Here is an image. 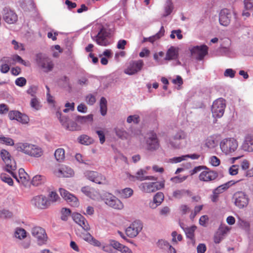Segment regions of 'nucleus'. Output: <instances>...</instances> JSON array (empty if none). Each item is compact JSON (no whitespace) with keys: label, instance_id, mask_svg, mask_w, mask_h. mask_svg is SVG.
Instances as JSON below:
<instances>
[{"label":"nucleus","instance_id":"f257e3e1","mask_svg":"<svg viewBox=\"0 0 253 253\" xmlns=\"http://www.w3.org/2000/svg\"><path fill=\"white\" fill-rule=\"evenodd\" d=\"M16 148L18 151L35 158L40 157L43 154L41 147L29 143H19L17 144Z\"/></svg>","mask_w":253,"mask_h":253},{"label":"nucleus","instance_id":"f03ea898","mask_svg":"<svg viewBox=\"0 0 253 253\" xmlns=\"http://www.w3.org/2000/svg\"><path fill=\"white\" fill-rule=\"evenodd\" d=\"M232 200L234 205L239 209L247 207L250 201L249 196L242 191L235 192L233 196Z\"/></svg>","mask_w":253,"mask_h":253},{"label":"nucleus","instance_id":"7ed1b4c3","mask_svg":"<svg viewBox=\"0 0 253 253\" xmlns=\"http://www.w3.org/2000/svg\"><path fill=\"white\" fill-rule=\"evenodd\" d=\"M238 146V142L233 138L223 139L220 143L221 150L226 155L234 152Z\"/></svg>","mask_w":253,"mask_h":253},{"label":"nucleus","instance_id":"20e7f679","mask_svg":"<svg viewBox=\"0 0 253 253\" xmlns=\"http://www.w3.org/2000/svg\"><path fill=\"white\" fill-rule=\"evenodd\" d=\"M110 33L108 30L102 27L97 34L95 36H92L91 39L95 41L96 43L99 45L106 46L111 43V42L108 39L110 37Z\"/></svg>","mask_w":253,"mask_h":253},{"label":"nucleus","instance_id":"39448f33","mask_svg":"<svg viewBox=\"0 0 253 253\" xmlns=\"http://www.w3.org/2000/svg\"><path fill=\"white\" fill-rule=\"evenodd\" d=\"M36 61L38 65L45 72L52 71L54 66V64L51 59L42 53L37 54Z\"/></svg>","mask_w":253,"mask_h":253},{"label":"nucleus","instance_id":"423d86ee","mask_svg":"<svg viewBox=\"0 0 253 253\" xmlns=\"http://www.w3.org/2000/svg\"><path fill=\"white\" fill-rule=\"evenodd\" d=\"M226 107L225 100L219 98L215 100L211 107V112L214 118H221L224 113Z\"/></svg>","mask_w":253,"mask_h":253},{"label":"nucleus","instance_id":"0eeeda50","mask_svg":"<svg viewBox=\"0 0 253 253\" xmlns=\"http://www.w3.org/2000/svg\"><path fill=\"white\" fill-rule=\"evenodd\" d=\"M0 157L5 164L6 171H11L16 169V164L15 161L12 159L10 153L5 149H2L0 153Z\"/></svg>","mask_w":253,"mask_h":253},{"label":"nucleus","instance_id":"6e6552de","mask_svg":"<svg viewBox=\"0 0 253 253\" xmlns=\"http://www.w3.org/2000/svg\"><path fill=\"white\" fill-rule=\"evenodd\" d=\"M144 66L143 61L141 59L130 61L124 70V73L128 75H133L140 72Z\"/></svg>","mask_w":253,"mask_h":253},{"label":"nucleus","instance_id":"1a4fd4ad","mask_svg":"<svg viewBox=\"0 0 253 253\" xmlns=\"http://www.w3.org/2000/svg\"><path fill=\"white\" fill-rule=\"evenodd\" d=\"M164 181L145 182L141 183L139 186V188L144 192L151 193L164 188Z\"/></svg>","mask_w":253,"mask_h":253},{"label":"nucleus","instance_id":"9d476101","mask_svg":"<svg viewBox=\"0 0 253 253\" xmlns=\"http://www.w3.org/2000/svg\"><path fill=\"white\" fill-rule=\"evenodd\" d=\"M187 137V133L183 130H178L170 139L169 143L175 148H180L182 147L181 141Z\"/></svg>","mask_w":253,"mask_h":253},{"label":"nucleus","instance_id":"9b49d317","mask_svg":"<svg viewBox=\"0 0 253 253\" xmlns=\"http://www.w3.org/2000/svg\"><path fill=\"white\" fill-rule=\"evenodd\" d=\"M142 222L139 220H135L126 229V234L130 238H134L142 230Z\"/></svg>","mask_w":253,"mask_h":253},{"label":"nucleus","instance_id":"f8f14e48","mask_svg":"<svg viewBox=\"0 0 253 253\" xmlns=\"http://www.w3.org/2000/svg\"><path fill=\"white\" fill-rule=\"evenodd\" d=\"M33 236L37 239L38 245H42L45 243L46 241L47 236L45 230L39 226L33 227L31 230Z\"/></svg>","mask_w":253,"mask_h":253},{"label":"nucleus","instance_id":"ddd939ff","mask_svg":"<svg viewBox=\"0 0 253 253\" xmlns=\"http://www.w3.org/2000/svg\"><path fill=\"white\" fill-rule=\"evenodd\" d=\"M233 12L231 10L224 8L222 9L219 14V22L222 26H228L232 18Z\"/></svg>","mask_w":253,"mask_h":253},{"label":"nucleus","instance_id":"4468645a","mask_svg":"<svg viewBox=\"0 0 253 253\" xmlns=\"http://www.w3.org/2000/svg\"><path fill=\"white\" fill-rule=\"evenodd\" d=\"M146 147L148 150L154 151L159 147V143L155 133H152L148 135L145 138Z\"/></svg>","mask_w":253,"mask_h":253},{"label":"nucleus","instance_id":"2eb2a0df","mask_svg":"<svg viewBox=\"0 0 253 253\" xmlns=\"http://www.w3.org/2000/svg\"><path fill=\"white\" fill-rule=\"evenodd\" d=\"M31 202L33 206L39 209H46L49 206V202L46 198L43 195L34 197Z\"/></svg>","mask_w":253,"mask_h":253},{"label":"nucleus","instance_id":"dca6fc26","mask_svg":"<svg viewBox=\"0 0 253 253\" xmlns=\"http://www.w3.org/2000/svg\"><path fill=\"white\" fill-rule=\"evenodd\" d=\"M84 175L87 179L99 184L104 183L106 180L105 176L94 171H86Z\"/></svg>","mask_w":253,"mask_h":253},{"label":"nucleus","instance_id":"f3484780","mask_svg":"<svg viewBox=\"0 0 253 253\" xmlns=\"http://www.w3.org/2000/svg\"><path fill=\"white\" fill-rule=\"evenodd\" d=\"M208 47L206 45L194 46L190 49L192 55H197L196 59L202 60L208 54Z\"/></svg>","mask_w":253,"mask_h":253},{"label":"nucleus","instance_id":"a211bd4d","mask_svg":"<svg viewBox=\"0 0 253 253\" xmlns=\"http://www.w3.org/2000/svg\"><path fill=\"white\" fill-rule=\"evenodd\" d=\"M3 19L8 24L15 23L18 20L16 13L10 9L5 7L2 10Z\"/></svg>","mask_w":253,"mask_h":253},{"label":"nucleus","instance_id":"6ab92c4d","mask_svg":"<svg viewBox=\"0 0 253 253\" xmlns=\"http://www.w3.org/2000/svg\"><path fill=\"white\" fill-rule=\"evenodd\" d=\"M218 176V173L214 171L210 170L208 168L204 169L199 174V178L200 181L209 182L214 180Z\"/></svg>","mask_w":253,"mask_h":253},{"label":"nucleus","instance_id":"aec40b11","mask_svg":"<svg viewBox=\"0 0 253 253\" xmlns=\"http://www.w3.org/2000/svg\"><path fill=\"white\" fill-rule=\"evenodd\" d=\"M61 196L71 206L77 207L79 205V201L76 197L69 193L68 191L63 188L59 189Z\"/></svg>","mask_w":253,"mask_h":253},{"label":"nucleus","instance_id":"412c9836","mask_svg":"<svg viewBox=\"0 0 253 253\" xmlns=\"http://www.w3.org/2000/svg\"><path fill=\"white\" fill-rule=\"evenodd\" d=\"M105 203L109 206L117 210H121L123 208L124 205L122 202L113 195H110L109 197L105 200Z\"/></svg>","mask_w":253,"mask_h":253},{"label":"nucleus","instance_id":"4be33fe9","mask_svg":"<svg viewBox=\"0 0 253 253\" xmlns=\"http://www.w3.org/2000/svg\"><path fill=\"white\" fill-rule=\"evenodd\" d=\"M73 220L81 226L84 231L89 229V226L85 218L79 213H73L72 215Z\"/></svg>","mask_w":253,"mask_h":253},{"label":"nucleus","instance_id":"5701e85b","mask_svg":"<svg viewBox=\"0 0 253 253\" xmlns=\"http://www.w3.org/2000/svg\"><path fill=\"white\" fill-rule=\"evenodd\" d=\"M55 174L59 177H71L74 174V171L71 168L66 166H62L57 170L55 171Z\"/></svg>","mask_w":253,"mask_h":253},{"label":"nucleus","instance_id":"b1692460","mask_svg":"<svg viewBox=\"0 0 253 253\" xmlns=\"http://www.w3.org/2000/svg\"><path fill=\"white\" fill-rule=\"evenodd\" d=\"M241 148L245 151L253 152V135H248L246 136Z\"/></svg>","mask_w":253,"mask_h":253},{"label":"nucleus","instance_id":"393cba45","mask_svg":"<svg viewBox=\"0 0 253 253\" xmlns=\"http://www.w3.org/2000/svg\"><path fill=\"white\" fill-rule=\"evenodd\" d=\"M14 170L11 171H7L14 178L18 183H23L25 179H26V175L27 173L23 169H19L18 176L14 172Z\"/></svg>","mask_w":253,"mask_h":253},{"label":"nucleus","instance_id":"a878e982","mask_svg":"<svg viewBox=\"0 0 253 253\" xmlns=\"http://www.w3.org/2000/svg\"><path fill=\"white\" fill-rule=\"evenodd\" d=\"M177 51L174 47L171 46L167 51L165 59L166 60L175 59L177 57Z\"/></svg>","mask_w":253,"mask_h":253},{"label":"nucleus","instance_id":"bb28decb","mask_svg":"<svg viewBox=\"0 0 253 253\" xmlns=\"http://www.w3.org/2000/svg\"><path fill=\"white\" fill-rule=\"evenodd\" d=\"M186 195L190 197L192 196V192L185 189L177 190L173 192V196L177 199H180Z\"/></svg>","mask_w":253,"mask_h":253},{"label":"nucleus","instance_id":"cd10ccee","mask_svg":"<svg viewBox=\"0 0 253 253\" xmlns=\"http://www.w3.org/2000/svg\"><path fill=\"white\" fill-rule=\"evenodd\" d=\"M235 183L233 182L232 183V181H229L228 182H226V183L225 184H223L222 185H221L219 186H218L217 188H216L215 189H214L213 191H214V192H215L216 194H217L218 195H219V194L220 193H223V192H224L225 190H226L228 188H229V187L234 184Z\"/></svg>","mask_w":253,"mask_h":253},{"label":"nucleus","instance_id":"c85d7f7f","mask_svg":"<svg viewBox=\"0 0 253 253\" xmlns=\"http://www.w3.org/2000/svg\"><path fill=\"white\" fill-rule=\"evenodd\" d=\"M26 231L22 228L17 227L15 229L14 232V236L15 238L20 240L23 239L26 237Z\"/></svg>","mask_w":253,"mask_h":253},{"label":"nucleus","instance_id":"c756f323","mask_svg":"<svg viewBox=\"0 0 253 253\" xmlns=\"http://www.w3.org/2000/svg\"><path fill=\"white\" fill-rule=\"evenodd\" d=\"M45 181V178L42 175H37L34 176L32 180V183L35 186L43 183Z\"/></svg>","mask_w":253,"mask_h":253},{"label":"nucleus","instance_id":"7c9ffc66","mask_svg":"<svg viewBox=\"0 0 253 253\" xmlns=\"http://www.w3.org/2000/svg\"><path fill=\"white\" fill-rule=\"evenodd\" d=\"M2 60L5 63L1 65L0 70V72L2 73H6L9 71L10 69L8 64L11 63L10 59L9 58L4 57Z\"/></svg>","mask_w":253,"mask_h":253},{"label":"nucleus","instance_id":"2f4dec72","mask_svg":"<svg viewBox=\"0 0 253 253\" xmlns=\"http://www.w3.org/2000/svg\"><path fill=\"white\" fill-rule=\"evenodd\" d=\"M54 156L58 162H62L65 158V151L63 148H58L55 151Z\"/></svg>","mask_w":253,"mask_h":253},{"label":"nucleus","instance_id":"473e14b6","mask_svg":"<svg viewBox=\"0 0 253 253\" xmlns=\"http://www.w3.org/2000/svg\"><path fill=\"white\" fill-rule=\"evenodd\" d=\"M107 101L106 98L104 97H102L100 99V112L102 116H105L107 113Z\"/></svg>","mask_w":253,"mask_h":253},{"label":"nucleus","instance_id":"72a5a7b5","mask_svg":"<svg viewBox=\"0 0 253 253\" xmlns=\"http://www.w3.org/2000/svg\"><path fill=\"white\" fill-rule=\"evenodd\" d=\"M165 30L163 26H162L159 32L157 33L155 35L148 38V41L151 43H153L157 39L160 38L164 35Z\"/></svg>","mask_w":253,"mask_h":253},{"label":"nucleus","instance_id":"f704fd0d","mask_svg":"<svg viewBox=\"0 0 253 253\" xmlns=\"http://www.w3.org/2000/svg\"><path fill=\"white\" fill-rule=\"evenodd\" d=\"M79 142L84 145H88L92 142V139L88 136L86 135H81L79 138Z\"/></svg>","mask_w":253,"mask_h":253},{"label":"nucleus","instance_id":"c9c22d12","mask_svg":"<svg viewBox=\"0 0 253 253\" xmlns=\"http://www.w3.org/2000/svg\"><path fill=\"white\" fill-rule=\"evenodd\" d=\"M76 120L77 121L82 124L86 123L88 121L92 122L93 121V116L91 114L86 116H78L77 117Z\"/></svg>","mask_w":253,"mask_h":253},{"label":"nucleus","instance_id":"e433bc0d","mask_svg":"<svg viewBox=\"0 0 253 253\" xmlns=\"http://www.w3.org/2000/svg\"><path fill=\"white\" fill-rule=\"evenodd\" d=\"M164 195L162 192H158L154 197V203L156 204V208L157 206L160 205L163 201Z\"/></svg>","mask_w":253,"mask_h":253},{"label":"nucleus","instance_id":"4c0bfd02","mask_svg":"<svg viewBox=\"0 0 253 253\" xmlns=\"http://www.w3.org/2000/svg\"><path fill=\"white\" fill-rule=\"evenodd\" d=\"M0 143L9 146H13L14 144V140L12 138L3 135L0 136Z\"/></svg>","mask_w":253,"mask_h":253},{"label":"nucleus","instance_id":"58836bf2","mask_svg":"<svg viewBox=\"0 0 253 253\" xmlns=\"http://www.w3.org/2000/svg\"><path fill=\"white\" fill-rule=\"evenodd\" d=\"M0 178L2 181L7 183L10 186H12L13 184L12 179L5 173H1L0 174Z\"/></svg>","mask_w":253,"mask_h":253},{"label":"nucleus","instance_id":"ea45409f","mask_svg":"<svg viewBox=\"0 0 253 253\" xmlns=\"http://www.w3.org/2000/svg\"><path fill=\"white\" fill-rule=\"evenodd\" d=\"M173 10V5L172 2L168 0L166 2V5L165 7V13L163 14V17H166L169 15Z\"/></svg>","mask_w":253,"mask_h":253},{"label":"nucleus","instance_id":"a19ab883","mask_svg":"<svg viewBox=\"0 0 253 253\" xmlns=\"http://www.w3.org/2000/svg\"><path fill=\"white\" fill-rule=\"evenodd\" d=\"M30 105L32 108L36 110H39L42 107L41 102L36 97L32 98L30 102Z\"/></svg>","mask_w":253,"mask_h":253},{"label":"nucleus","instance_id":"79ce46f5","mask_svg":"<svg viewBox=\"0 0 253 253\" xmlns=\"http://www.w3.org/2000/svg\"><path fill=\"white\" fill-rule=\"evenodd\" d=\"M196 228L195 226H193L190 227H186L184 229V232L187 236V237L192 239L194 235V231Z\"/></svg>","mask_w":253,"mask_h":253},{"label":"nucleus","instance_id":"37998d69","mask_svg":"<svg viewBox=\"0 0 253 253\" xmlns=\"http://www.w3.org/2000/svg\"><path fill=\"white\" fill-rule=\"evenodd\" d=\"M71 211L69 209L63 208L61 210V218L62 220L66 221L69 216L71 215Z\"/></svg>","mask_w":253,"mask_h":253},{"label":"nucleus","instance_id":"c03bdc74","mask_svg":"<svg viewBox=\"0 0 253 253\" xmlns=\"http://www.w3.org/2000/svg\"><path fill=\"white\" fill-rule=\"evenodd\" d=\"M56 117L59 119L60 123L62 126L64 127L66 124L69 121L68 118L65 116H62L61 112L57 111L56 113Z\"/></svg>","mask_w":253,"mask_h":253},{"label":"nucleus","instance_id":"a18cd8bd","mask_svg":"<svg viewBox=\"0 0 253 253\" xmlns=\"http://www.w3.org/2000/svg\"><path fill=\"white\" fill-rule=\"evenodd\" d=\"M13 216L12 212L8 210L3 209L0 210V217L1 218H10Z\"/></svg>","mask_w":253,"mask_h":253},{"label":"nucleus","instance_id":"49530a36","mask_svg":"<svg viewBox=\"0 0 253 253\" xmlns=\"http://www.w3.org/2000/svg\"><path fill=\"white\" fill-rule=\"evenodd\" d=\"M115 133L116 135L119 137L120 138L122 139H127L128 134L127 133L122 129L119 128H116L115 129Z\"/></svg>","mask_w":253,"mask_h":253},{"label":"nucleus","instance_id":"de8ad7c7","mask_svg":"<svg viewBox=\"0 0 253 253\" xmlns=\"http://www.w3.org/2000/svg\"><path fill=\"white\" fill-rule=\"evenodd\" d=\"M77 125L76 123L74 121L69 120L68 122L66 124V126H64V128L70 131H74L76 130Z\"/></svg>","mask_w":253,"mask_h":253},{"label":"nucleus","instance_id":"09e8293b","mask_svg":"<svg viewBox=\"0 0 253 253\" xmlns=\"http://www.w3.org/2000/svg\"><path fill=\"white\" fill-rule=\"evenodd\" d=\"M230 228L225 225H221L218 228L217 232L224 237L229 231Z\"/></svg>","mask_w":253,"mask_h":253},{"label":"nucleus","instance_id":"8fccbe9b","mask_svg":"<svg viewBox=\"0 0 253 253\" xmlns=\"http://www.w3.org/2000/svg\"><path fill=\"white\" fill-rule=\"evenodd\" d=\"M133 190L130 188H126L122 190L121 194L124 198H128L132 196Z\"/></svg>","mask_w":253,"mask_h":253},{"label":"nucleus","instance_id":"3c124183","mask_svg":"<svg viewBox=\"0 0 253 253\" xmlns=\"http://www.w3.org/2000/svg\"><path fill=\"white\" fill-rule=\"evenodd\" d=\"M10 59V60H12L13 61L21 63L25 66H28L29 64V63H27L20 56L17 54L13 55Z\"/></svg>","mask_w":253,"mask_h":253},{"label":"nucleus","instance_id":"603ef678","mask_svg":"<svg viewBox=\"0 0 253 253\" xmlns=\"http://www.w3.org/2000/svg\"><path fill=\"white\" fill-rule=\"evenodd\" d=\"M128 123H133L134 124H138L140 122L139 117L137 115L129 116L126 120Z\"/></svg>","mask_w":253,"mask_h":253},{"label":"nucleus","instance_id":"864d4df0","mask_svg":"<svg viewBox=\"0 0 253 253\" xmlns=\"http://www.w3.org/2000/svg\"><path fill=\"white\" fill-rule=\"evenodd\" d=\"M157 244L159 248L164 250L167 249L170 245L167 241L163 239L159 240Z\"/></svg>","mask_w":253,"mask_h":253},{"label":"nucleus","instance_id":"5fc2aeb1","mask_svg":"<svg viewBox=\"0 0 253 253\" xmlns=\"http://www.w3.org/2000/svg\"><path fill=\"white\" fill-rule=\"evenodd\" d=\"M17 121L23 124H26L29 122V118L26 115L20 112L19 116Z\"/></svg>","mask_w":253,"mask_h":253},{"label":"nucleus","instance_id":"6e6d98bb","mask_svg":"<svg viewBox=\"0 0 253 253\" xmlns=\"http://www.w3.org/2000/svg\"><path fill=\"white\" fill-rule=\"evenodd\" d=\"M146 173V171L143 169H139L136 173L135 177L137 179L143 181L145 180V176L144 174Z\"/></svg>","mask_w":253,"mask_h":253},{"label":"nucleus","instance_id":"4d7b16f0","mask_svg":"<svg viewBox=\"0 0 253 253\" xmlns=\"http://www.w3.org/2000/svg\"><path fill=\"white\" fill-rule=\"evenodd\" d=\"M20 112L17 111H11L9 112L8 116L9 119L11 120H17L19 116Z\"/></svg>","mask_w":253,"mask_h":253},{"label":"nucleus","instance_id":"13d9d810","mask_svg":"<svg viewBox=\"0 0 253 253\" xmlns=\"http://www.w3.org/2000/svg\"><path fill=\"white\" fill-rule=\"evenodd\" d=\"M26 80L23 77H20L17 78L15 82V84L19 86L22 87L26 84Z\"/></svg>","mask_w":253,"mask_h":253},{"label":"nucleus","instance_id":"bf43d9fd","mask_svg":"<svg viewBox=\"0 0 253 253\" xmlns=\"http://www.w3.org/2000/svg\"><path fill=\"white\" fill-rule=\"evenodd\" d=\"M187 178V176L180 177L179 176H175L170 178V180L175 183H181Z\"/></svg>","mask_w":253,"mask_h":253},{"label":"nucleus","instance_id":"052dcab7","mask_svg":"<svg viewBox=\"0 0 253 253\" xmlns=\"http://www.w3.org/2000/svg\"><path fill=\"white\" fill-rule=\"evenodd\" d=\"M204 169H207V168L203 166L196 167L192 170H191V175L196 174L200 171H201L202 170H204Z\"/></svg>","mask_w":253,"mask_h":253},{"label":"nucleus","instance_id":"680f3d73","mask_svg":"<svg viewBox=\"0 0 253 253\" xmlns=\"http://www.w3.org/2000/svg\"><path fill=\"white\" fill-rule=\"evenodd\" d=\"M96 133L98 135L100 143L102 144H103L105 141V137L104 131L101 130H97L96 131Z\"/></svg>","mask_w":253,"mask_h":253},{"label":"nucleus","instance_id":"e2e57ef3","mask_svg":"<svg viewBox=\"0 0 253 253\" xmlns=\"http://www.w3.org/2000/svg\"><path fill=\"white\" fill-rule=\"evenodd\" d=\"M110 243L111 246V247H113V248L117 250L118 251H120V250H121L122 246H123L122 244L115 240H111L110 241Z\"/></svg>","mask_w":253,"mask_h":253},{"label":"nucleus","instance_id":"0e129e2a","mask_svg":"<svg viewBox=\"0 0 253 253\" xmlns=\"http://www.w3.org/2000/svg\"><path fill=\"white\" fill-rule=\"evenodd\" d=\"M235 73H236V72L234 70H233V69H227L225 71V72L224 73V75L225 77H229L231 78H233L235 76Z\"/></svg>","mask_w":253,"mask_h":253},{"label":"nucleus","instance_id":"69168bd1","mask_svg":"<svg viewBox=\"0 0 253 253\" xmlns=\"http://www.w3.org/2000/svg\"><path fill=\"white\" fill-rule=\"evenodd\" d=\"M245 8L247 10L252 9L253 8V0H244Z\"/></svg>","mask_w":253,"mask_h":253},{"label":"nucleus","instance_id":"338daca9","mask_svg":"<svg viewBox=\"0 0 253 253\" xmlns=\"http://www.w3.org/2000/svg\"><path fill=\"white\" fill-rule=\"evenodd\" d=\"M86 101L89 105H93L96 101V99L94 96L92 94H89L86 97Z\"/></svg>","mask_w":253,"mask_h":253},{"label":"nucleus","instance_id":"774afa93","mask_svg":"<svg viewBox=\"0 0 253 253\" xmlns=\"http://www.w3.org/2000/svg\"><path fill=\"white\" fill-rule=\"evenodd\" d=\"M38 87L36 86L32 85L27 90V92L32 96L35 97V94L37 92Z\"/></svg>","mask_w":253,"mask_h":253}]
</instances>
